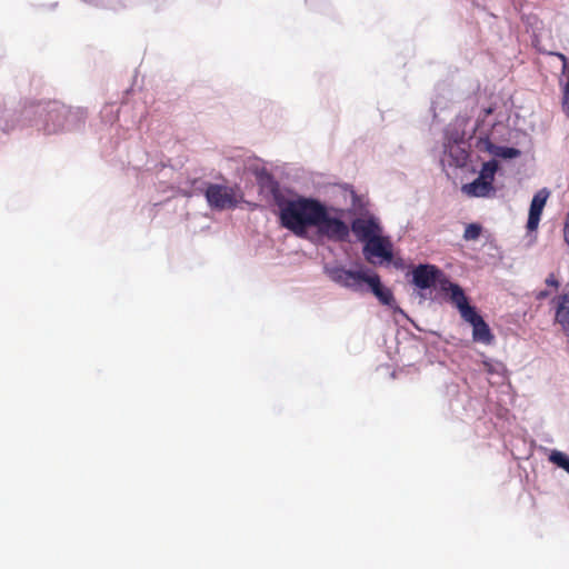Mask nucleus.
<instances>
[{"label":"nucleus","mask_w":569,"mask_h":569,"mask_svg":"<svg viewBox=\"0 0 569 569\" xmlns=\"http://www.w3.org/2000/svg\"><path fill=\"white\" fill-rule=\"evenodd\" d=\"M326 210L327 208L317 200L287 201V229L300 233L307 227H317Z\"/></svg>","instance_id":"nucleus-1"},{"label":"nucleus","mask_w":569,"mask_h":569,"mask_svg":"<svg viewBox=\"0 0 569 569\" xmlns=\"http://www.w3.org/2000/svg\"><path fill=\"white\" fill-rule=\"evenodd\" d=\"M42 116L43 130L47 133H56L76 127L84 119L86 112L80 108L72 110L59 101H50L42 108Z\"/></svg>","instance_id":"nucleus-2"},{"label":"nucleus","mask_w":569,"mask_h":569,"mask_svg":"<svg viewBox=\"0 0 569 569\" xmlns=\"http://www.w3.org/2000/svg\"><path fill=\"white\" fill-rule=\"evenodd\" d=\"M208 206L212 210L224 211L237 208L243 200L238 184L208 183L204 190Z\"/></svg>","instance_id":"nucleus-3"},{"label":"nucleus","mask_w":569,"mask_h":569,"mask_svg":"<svg viewBox=\"0 0 569 569\" xmlns=\"http://www.w3.org/2000/svg\"><path fill=\"white\" fill-rule=\"evenodd\" d=\"M257 181L261 193L274 201L279 224L284 227V196L280 191L278 182L266 170L257 172Z\"/></svg>","instance_id":"nucleus-4"},{"label":"nucleus","mask_w":569,"mask_h":569,"mask_svg":"<svg viewBox=\"0 0 569 569\" xmlns=\"http://www.w3.org/2000/svg\"><path fill=\"white\" fill-rule=\"evenodd\" d=\"M445 273L435 264H419L412 271V282L419 289H430L445 281Z\"/></svg>","instance_id":"nucleus-5"},{"label":"nucleus","mask_w":569,"mask_h":569,"mask_svg":"<svg viewBox=\"0 0 569 569\" xmlns=\"http://www.w3.org/2000/svg\"><path fill=\"white\" fill-rule=\"evenodd\" d=\"M317 229L320 234L333 241L347 240L350 232L348 224L339 218L331 217L328 210L325 211V217L318 223Z\"/></svg>","instance_id":"nucleus-6"},{"label":"nucleus","mask_w":569,"mask_h":569,"mask_svg":"<svg viewBox=\"0 0 569 569\" xmlns=\"http://www.w3.org/2000/svg\"><path fill=\"white\" fill-rule=\"evenodd\" d=\"M363 254L368 262L375 263L373 258H380L386 261H391L392 243L387 237H382L381 233L370 239L365 243Z\"/></svg>","instance_id":"nucleus-7"},{"label":"nucleus","mask_w":569,"mask_h":569,"mask_svg":"<svg viewBox=\"0 0 569 569\" xmlns=\"http://www.w3.org/2000/svg\"><path fill=\"white\" fill-rule=\"evenodd\" d=\"M369 274L362 271L347 270L342 267L333 268L330 270L331 279L342 287L358 290L361 282H366Z\"/></svg>","instance_id":"nucleus-8"},{"label":"nucleus","mask_w":569,"mask_h":569,"mask_svg":"<svg viewBox=\"0 0 569 569\" xmlns=\"http://www.w3.org/2000/svg\"><path fill=\"white\" fill-rule=\"evenodd\" d=\"M351 230L359 241L367 242L381 233V227L375 217L356 218L351 222Z\"/></svg>","instance_id":"nucleus-9"},{"label":"nucleus","mask_w":569,"mask_h":569,"mask_svg":"<svg viewBox=\"0 0 569 569\" xmlns=\"http://www.w3.org/2000/svg\"><path fill=\"white\" fill-rule=\"evenodd\" d=\"M441 289L450 292V301L457 307L462 319L476 310L473 306L469 305L468 298L459 284L445 279L441 281Z\"/></svg>","instance_id":"nucleus-10"},{"label":"nucleus","mask_w":569,"mask_h":569,"mask_svg":"<svg viewBox=\"0 0 569 569\" xmlns=\"http://www.w3.org/2000/svg\"><path fill=\"white\" fill-rule=\"evenodd\" d=\"M549 196L550 192L547 188H542L535 193L530 203L529 216L527 221V229L529 231L537 230L540 222V217L542 214L543 208L547 203Z\"/></svg>","instance_id":"nucleus-11"},{"label":"nucleus","mask_w":569,"mask_h":569,"mask_svg":"<svg viewBox=\"0 0 569 569\" xmlns=\"http://www.w3.org/2000/svg\"><path fill=\"white\" fill-rule=\"evenodd\" d=\"M463 320L472 326V339L477 342L490 345L495 337L483 318L475 310Z\"/></svg>","instance_id":"nucleus-12"},{"label":"nucleus","mask_w":569,"mask_h":569,"mask_svg":"<svg viewBox=\"0 0 569 569\" xmlns=\"http://www.w3.org/2000/svg\"><path fill=\"white\" fill-rule=\"evenodd\" d=\"M366 283L382 305L389 307L393 306L396 301L392 291L381 283L380 277L377 273L369 274L366 279Z\"/></svg>","instance_id":"nucleus-13"},{"label":"nucleus","mask_w":569,"mask_h":569,"mask_svg":"<svg viewBox=\"0 0 569 569\" xmlns=\"http://www.w3.org/2000/svg\"><path fill=\"white\" fill-rule=\"evenodd\" d=\"M555 319L565 332H569V295L558 297Z\"/></svg>","instance_id":"nucleus-14"},{"label":"nucleus","mask_w":569,"mask_h":569,"mask_svg":"<svg viewBox=\"0 0 569 569\" xmlns=\"http://www.w3.org/2000/svg\"><path fill=\"white\" fill-rule=\"evenodd\" d=\"M462 191L470 197H487L493 191V186L478 177L471 183L463 184Z\"/></svg>","instance_id":"nucleus-15"},{"label":"nucleus","mask_w":569,"mask_h":569,"mask_svg":"<svg viewBox=\"0 0 569 569\" xmlns=\"http://www.w3.org/2000/svg\"><path fill=\"white\" fill-rule=\"evenodd\" d=\"M497 168L498 166L495 160L485 162L480 171L479 178L485 180L486 182H489V184L492 186Z\"/></svg>","instance_id":"nucleus-16"},{"label":"nucleus","mask_w":569,"mask_h":569,"mask_svg":"<svg viewBox=\"0 0 569 569\" xmlns=\"http://www.w3.org/2000/svg\"><path fill=\"white\" fill-rule=\"evenodd\" d=\"M549 460L569 473V458L563 452L553 450L549 456Z\"/></svg>","instance_id":"nucleus-17"},{"label":"nucleus","mask_w":569,"mask_h":569,"mask_svg":"<svg viewBox=\"0 0 569 569\" xmlns=\"http://www.w3.org/2000/svg\"><path fill=\"white\" fill-rule=\"evenodd\" d=\"M482 232V227L478 223H469L463 232V239L466 241L477 240Z\"/></svg>","instance_id":"nucleus-18"},{"label":"nucleus","mask_w":569,"mask_h":569,"mask_svg":"<svg viewBox=\"0 0 569 569\" xmlns=\"http://www.w3.org/2000/svg\"><path fill=\"white\" fill-rule=\"evenodd\" d=\"M546 284L558 289L560 283L553 273H550L546 279Z\"/></svg>","instance_id":"nucleus-19"},{"label":"nucleus","mask_w":569,"mask_h":569,"mask_svg":"<svg viewBox=\"0 0 569 569\" xmlns=\"http://www.w3.org/2000/svg\"><path fill=\"white\" fill-rule=\"evenodd\" d=\"M562 109L569 113V91L563 90Z\"/></svg>","instance_id":"nucleus-20"},{"label":"nucleus","mask_w":569,"mask_h":569,"mask_svg":"<svg viewBox=\"0 0 569 569\" xmlns=\"http://www.w3.org/2000/svg\"><path fill=\"white\" fill-rule=\"evenodd\" d=\"M492 112H493V108L492 107L483 109V118L488 117Z\"/></svg>","instance_id":"nucleus-21"},{"label":"nucleus","mask_w":569,"mask_h":569,"mask_svg":"<svg viewBox=\"0 0 569 569\" xmlns=\"http://www.w3.org/2000/svg\"><path fill=\"white\" fill-rule=\"evenodd\" d=\"M549 296V292L548 291H540L538 295H537V298L538 299H545Z\"/></svg>","instance_id":"nucleus-22"},{"label":"nucleus","mask_w":569,"mask_h":569,"mask_svg":"<svg viewBox=\"0 0 569 569\" xmlns=\"http://www.w3.org/2000/svg\"><path fill=\"white\" fill-rule=\"evenodd\" d=\"M556 56L559 58V60H561L563 63H567V57L563 54V53H556Z\"/></svg>","instance_id":"nucleus-23"},{"label":"nucleus","mask_w":569,"mask_h":569,"mask_svg":"<svg viewBox=\"0 0 569 569\" xmlns=\"http://www.w3.org/2000/svg\"><path fill=\"white\" fill-rule=\"evenodd\" d=\"M516 153H518V150L512 149V148L508 149V154H509V156H513V154H516Z\"/></svg>","instance_id":"nucleus-24"}]
</instances>
